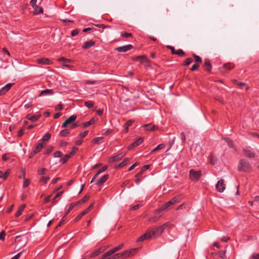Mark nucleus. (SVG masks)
<instances>
[{"instance_id": "34", "label": "nucleus", "mask_w": 259, "mask_h": 259, "mask_svg": "<svg viewBox=\"0 0 259 259\" xmlns=\"http://www.w3.org/2000/svg\"><path fill=\"white\" fill-rule=\"evenodd\" d=\"M76 115H72L70 116L68 119H67L66 121L67 122L68 124H69L74 122L76 120Z\"/></svg>"}, {"instance_id": "45", "label": "nucleus", "mask_w": 259, "mask_h": 259, "mask_svg": "<svg viewBox=\"0 0 259 259\" xmlns=\"http://www.w3.org/2000/svg\"><path fill=\"white\" fill-rule=\"evenodd\" d=\"M35 9V14H38L39 13H41L43 12V9L41 7H38L37 6H35L34 8Z\"/></svg>"}, {"instance_id": "13", "label": "nucleus", "mask_w": 259, "mask_h": 259, "mask_svg": "<svg viewBox=\"0 0 259 259\" xmlns=\"http://www.w3.org/2000/svg\"><path fill=\"white\" fill-rule=\"evenodd\" d=\"M54 94V91L52 89H46L42 91L38 95V97L43 96L52 95Z\"/></svg>"}, {"instance_id": "3", "label": "nucleus", "mask_w": 259, "mask_h": 259, "mask_svg": "<svg viewBox=\"0 0 259 259\" xmlns=\"http://www.w3.org/2000/svg\"><path fill=\"white\" fill-rule=\"evenodd\" d=\"M238 169L240 171L249 172L251 170L252 166L248 161L244 159H241L238 166Z\"/></svg>"}, {"instance_id": "6", "label": "nucleus", "mask_w": 259, "mask_h": 259, "mask_svg": "<svg viewBox=\"0 0 259 259\" xmlns=\"http://www.w3.org/2000/svg\"><path fill=\"white\" fill-rule=\"evenodd\" d=\"M107 246H102L99 248L96 249L95 251L93 252L90 255V257H94L99 255L100 253L103 252L108 247Z\"/></svg>"}, {"instance_id": "23", "label": "nucleus", "mask_w": 259, "mask_h": 259, "mask_svg": "<svg viewBox=\"0 0 259 259\" xmlns=\"http://www.w3.org/2000/svg\"><path fill=\"white\" fill-rule=\"evenodd\" d=\"M112 253L110 252V250L107 251L105 253H104L102 257L99 259H114V257H112Z\"/></svg>"}, {"instance_id": "63", "label": "nucleus", "mask_w": 259, "mask_h": 259, "mask_svg": "<svg viewBox=\"0 0 259 259\" xmlns=\"http://www.w3.org/2000/svg\"><path fill=\"white\" fill-rule=\"evenodd\" d=\"M251 257L253 259H259V253H253Z\"/></svg>"}, {"instance_id": "5", "label": "nucleus", "mask_w": 259, "mask_h": 259, "mask_svg": "<svg viewBox=\"0 0 259 259\" xmlns=\"http://www.w3.org/2000/svg\"><path fill=\"white\" fill-rule=\"evenodd\" d=\"M215 187L216 189L218 192L220 193L224 192L226 188L224 180L223 179H221L219 180L216 184Z\"/></svg>"}, {"instance_id": "54", "label": "nucleus", "mask_w": 259, "mask_h": 259, "mask_svg": "<svg viewBox=\"0 0 259 259\" xmlns=\"http://www.w3.org/2000/svg\"><path fill=\"white\" fill-rule=\"evenodd\" d=\"M78 150V148L77 147H73L72 149V151L68 154L70 156V157L74 155L75 153H76V151Z\"/></svg>"}, {"instance_id": "46", "label": "nucleus", "mask_w": 259, "mask_h": 259, "mask_svg": "<svg viewBox=\"0 0 259 259\" xmlns=\"http://www.w3.org/2000/svg\"><path fill=\"white\" fill-rule=\"evenodd\" d=\"M170 206H171V205L170 204V203H168V201L166 202V203H165L164 204H163L160 207H161V210H165L166 209H167Z\"/></svg>"}, {"instance_id": "1", "label": "nucleus", "mask_w": 259, "mask_h": 259, "mask_svg": "<svg viewBox=\"0 0 259 259\" xmlns=\"http://www.w3.org/2000/svg\"><path fill=\"white\" fill-rule=\"evenodd\" d=\"M138 248H133L129 250L124 251L122 253H118L114 255H112V257L114 259L117 258H125L128 257L133 256L137 252Z\"/></svg>"}, {"instance_id": "50", "label": "nucleus", "mask_w": 259, "mask_h": 259, "mask_svg": "<svg viewBox=\"0 0 259 259\" xmlns=\"http://www.w3.org/2000/svg\"><path fill=\"white\" fill-rule=\"evenodd\" d=\"M210 162L211 164L214 165L216 163V159L213 155H210L209 156Z\"/></svg>"}, {"instance_id": "52", "label": "nucleus", "mask_w": 259, "mask_h": 259, "mask_svg": "<svg viewBox=\"0 0 259 259\" xmlns=\"http://www.w3.org/2000/svg\"><path fill=\"white\" fill-rule=\"evenodd\" d=\"M50 180L49 177H42L40 179V181L44 182V183H47L48 181Z\"/></svg>"}, {"instance_id": "7", "label": "nucleus", "mask_w": 259, "mask_h": 259, "mask_svg": "<svg viewBox=\"0 0 259 259\" xmlns=\"http://www.w3.org/2000/svg\"><path fill=\"white\" fill-rule=\"evenodd\" d=\"M244 156L249 158H254L255 154L250 148H244L242 150Z\"/></svg>"}, {"instance_id": "59", "label": "nucleus", "mask_w": 259, "mask_h": 259, "mask_svg": "<svg viewBox=\"0 0 259 259\" xmlns=\"http://www.w3.org/2000/svg\"><path fill=\"white\" fill-rule=\"evenodd\" d=\"M79 33V31L77 29H74V30H73L72 31H71V35L72 36H74L75 35H77Z\"/></svg>"}, {"instance_id": "39", "label": "nucleus", "mask_w": 259, "mask_h": 259, "mask_svg": "<svg viewBox=\"0 0 259 259\" xmlns=\"http://www.w3.org/2000/svg\"><path fill=\"white\" fill-rule=\"evenodd\" d=\"M103 138L102 137H97L94 138L92 142L95 144H99L102 142Z\"/></svg>"}, {"instance_id": "26", "label": "nucleus", "mask_w": 259, "mask_h": 259, "mask_svg": "<svg viewBox=\"0 0 259 259\" xmlns=\"http://www.w3.org/2000/svg\"><path fill=\"white\" fill-rule=\"evenodd\" d=\"M134 121L132 120H128L124 125V131L127 133L128 131V127L133 124Z\"/></svg>"}, {"instance_id": "36", "label": "nucleus", "mask_w": 259, "mask_h": 259, "mask_svg": "<svg viewBox=\"0 0 259 259\" xmlns=\"http://www.w3.org/2000/svg\"><path fill=\"white\" fill-rule=\"evenodd\" d=\"M70 158V156L68 154H66L64 155V156L60 160V162L62 163V164H64L65 163H66L68 160Z\"/></svg>"}, {"instance_id": "12", "label": "nucleus", "mask_w": 259, "mask_h": 259, "mask_svg": "<svg viewBox=\"0 0 259 259\" xmlns=\"http://www.w3.org/2000/svg\"><path fill=\"white\" fill-rule=\"evenodd\" d=\"M144 139L142 137L139 138L137 141L131 144L128 147L129 150L133 149L134 147L139 146L143 142Z\"/></svg>"}, {"instance_id": "58", "label": "nucleus", "mask_w": 259, "mask_h": 259, "mask_svg": "<svg viewBox=\"0 0 259 259\" xmlns=\"http://www.w3.org/2000/svg\"><path fill=\"white\" fill-rule=\"evenodd\" d=\"M167 48L168 49L170 50L171 52V54H172V55H175V53H176V50H175V49L174 47H172V46H167Z\"/></svg>"}, {"instance_id": "32", "label": "nucleus", "mask_w": 259, "mask_h": 259, "mask_svg": "<svg viewBox=\"0 0 259 259\" xmlns=\"http://www.w3.org/2000/svg\"><path fill=\"white\" fill-rule=\"evenodd\" d=\"M63 194V191H60L59 192H58L56 195V196L53 198V199L52 200V203L53 204H55L58 201V200L56 199L57 198H58V197L61 196Z\"/></svg>"}, {"instance_id": "38", "label": "nucleus", "mask_w": 259, "mask_h": 259, "mask_svg": "<svg viewBox=\"0 0 259 259\" xmlns=\"http://www.w3.org/2000/svg\"><path fill=\"white\" fill-rule=\"evenodd\" d=\"M43 147H44L43 144L39 143L35 147V150L34 151H35V152L37 153L39 152L41 150V149L43 148Z\"/></svg>"}, {"instance_id": "17", "label": "nucleus", "mask_w": 259, "mask_h": 259, "mask_svg": "<svg viewBox=\"0 0 259 259\" xmlns=\"http://www.w3.org/2000/svg\"><path fill=\"white\" fill-rule=\"evenodd\" d=\"M95 45V42L94 40H90L85 42L83 45L82 46V48L83 49H88L91 47L94 46Z\"/></svg>"}, {"instance_id": "56", "label": "nucleus", "mask_w": 259, "mask_h": 259, "mask_svg": "<svg viewBox=\"0 0 259 259\" xmlns=\"http://www.w3.org/2000/svg\"><path fill=\"white\" fill-rule=\"evenodd\" d=\"M62 153L61 151H56L54 153V157H60L62 155Z\"/></svg>"}, {"instance_id": "57", "label": "nucleus", "mask_w": 259, "mask_h": 259, "mask_svg": "<svg viewBox=\"0 0 259 259\" xmlns=\"http://www.w3.org/2000/svg\"><path fill=\"white\" fill-rule=\"evenodd\" d=\"M107 169V166L105 165L103 167H102L100 169H99L97 173H98V174L100 175L102 172H103L104 171H105Z\"/></svg>"}, {"instance_id": "2", "label": "nucleus", "mask_w": 259, "mask_h": 259, "mask_svg": "<svg viewBox=\"0 0 259 259\" xmlns=\"http://www.w3.org/2000/svg\"><path fill=\"white\" fill-rule=\"evenodd\" d=\"M171 225L169 223L167 222L160 226H159L158 227L154 228L152 230L149 232L148 233H150L151 234V237L154 236L155 237L158 236L162 233L165 228H170Z\"/></svg>"}, {"instance_id": "55", "label": "nucleus", "mask_w": 259, "mask_h": 259, "mask_svg": "<svg viewBox=\"0 0 259 259\" xmlns=\"http://www.w3.org/2000/svg\"><path fill=\"white\" fill-rule=\"evenodd\" d=\"M88 133H89V131H84L83 132L80 133L79 137L80 138H83L87 136Z\"/></svg>"}, {"instance_id": "15", "label": "nucleus", "mask_w": 259, "mask_h": 259, "mask_svg": "<svg viewBox=\"0 0 259 259\" xmlns=\"http://www.w3.org/2000/svg\"><path fill=\"white\" fill-rule=\"evenodd\" d=\"M143 126L144 127H147L146 130L147 131H150V132L157 130L158 128V127L157 125H153L151 123L144 124L143 125Z\"/></svg>"}, {"instance_id": "47", "label": "nucleus", "mask_w": 259, "mask_h": 259, "mask_svg": "<svg viewBox=\"0 0 259 259\" xmlns=\"http://www.w3.org/2000/svg\"><path fill=\"white\" fill-rule=\"evenodd\" d=\"M47 171V169L45 168H41L37 170L38 174L39 175H42L46 174Z\"/></svg>"}, {"instance_id": "29", "label": "nucleus", "mask_w": 259, "mask_h": 259, "mask_svg": "<svg viewBox=\"0 0 259 259\" xmlns=\"http://www.w3.org/2000/svg\"><path fill=\"white\" fill-rule=\"evenodd\" d=\"M223 140L228 144L230 148H233L234 146L233 141L229 138H224Z\"/></svg>"}, {"instance_id": "28", "label": "nucleus", "mask_w": 259, "mask_h": 259, "mask_svg": "<svg viewBox=\"0 0 259 259\" xmlns=\"http://www.w3.org/2000/svg\"><path fill=\"white\" fill-rule=\"evenodd\" d=\"M234 67H235L234 64L229 63L225 64L223 65L222 68H224L225 69L230 70H232V69H233L234 68Z\"/></svg>"}, {"instance_id": "4", "label": "nucleus", "mask_w": 259, "mask_h": 259, "mask_svg": "<svg viewBox=\"0 0 259 259\" xmlns=\"http://www.w3.org/2000/svg\"><path fill=\"white\" fill-rule=\"evenodd\" d=\"M201 176V171L200 170L195 171L193 169H191L189 171V177L192 181H198Z\"/></svg>"}, {"instance_id": "27", "label": "nucleus", "mask_w": 259, "mask_h": 259, "mask_svg": "<svg viewBox=\"0 0 259 259\" xmlns=\"http://www.w3.org/2000/svg\"><path fill=\"white\" fill-rule=\"evenodd\" d=\"M123 247V244L121 243L119 244L118 246L113 248L112 249H110V251L111 252L112 254L114 253L115 252L121 249Z\"/></svg>"}, {"instance_id": "10", "label": "nucleus", "mask_w": 259, "mask_h": 259, "mask_svg": "<svg viewBox=\"0 0 259 259\" xmlns=\"http://www.w3.org/2000/svg\"><path fill=\"white\" fill-rule=\"evenodd\" d=\"M13 83H9L3 87L0 90V95H4L6 94L11 88Z\"/></svg>"}, {"instance_id": "8", "label": "nucleus", "mask_w": 259, "mask_h": 259, "mask_svg": "<svg viewBox=\"0 0 259 259\" xmlns=\"http://www.w3.org/2000/svg\"><path fill=\"white\" fill-rule=\"evenodd\" d=\"M94 204L92 203L91 204L87 209L84 210L83 211H82L81 213L78 214L76 217L75 218L74 221L75 222H78L79 220L81 219V218L85 214H87L91 209V208L93 207Z\"/></svg>"}, {"instance_id": "42", "label": "nucleus", "mask_w": 259, "mask_h": 259, "mask_svg": "<svg viewBox=\"0 0 259 259\" xmlns=\"http://www.w3.org/2000/svg\"><path fill=\"white\" fill-rule=\"evenodd\" d=\"M175 55H177L180 57H183L185 55V53L182 49H179L176 50Z\"/></svg>"}, {"instance_id": "21", "label": "nucleus", "mask_w": 259, "mask_h": 259, "mask_svg": "<svg viewBox=\"0 0 259 259\" xmlns=\"http://www.w3.org/2000/svg\"><path fill=\"white\" fill-rule=\"evenodd\" d=\"M125 155V153H120L115 156H113L111 158L112 161L114 162L118 161L122 159V158Z\"/></svg>"}, {"instance_id": "64", "label": "nucleus", "mask_w": 259, "mask_h": 259, "mask_svg": "<svg viewBox=\"0 0 259 259\" xmlns=\"http://www.w3.org/2000/svg\"><path fill=\"white\" fill-rule=\"evenodd\" d=\"M21 254H22V252H19V253H17L16 255H15L14 256H13L11 259H19Z\"/></svg>"}, {"instance_id": "16", "label": "nucleus", "mask_w": 259, "mask_h": 259, "mask_svg": "<svg viewBox=\"0 0 259 259\" xmlns=\"http://www.w3.org/2000/svg\"><path fill=\"white\" fill-rule=\"evenodd\" d=\"M109 178L108 175H105L102 177L99 180L97 181L96 184L98 186H100L102 185Z\"/></svg>"}, {"instance_id": "41", "label": "nucleus", "mask_w": 259, "mask_h": 259, "mask_svg": "<svg viewBox=\"0 0 259 259\" xmlns=\"http://www.w3.org/2000/svg\"><path fill=\"white\" fill-rule=\"evenodd\" d=\"M51 134L47 133L42 138L41 140L42 141H48L51 138Z\"/></svg>"}, {"instance_id": "43", "label": "nucleus", "mask_w": 259, "mask_h": 259, "mask_svg": "<svg viewBox=\"0 0 259 259\" xmlns=\"http://www.w3.org/2000/svg\"><path fill=\"white\" fill-rule=\"evenodd\" d=\"M89 199V196L88 195H85L81 199H80V200L78 201V203L79 204H82L84 202H85L86 201H87Z\"/></svg>"}, {"instance_id": "48", "label": "nucleus", "mask_w": 259, "mask_h": 259, "mask_svg": "<svg viewBox=\"0 0 259 259\" xmlns=\"http://www.w3.org/2000/svg\"><path fill=\"white\" fill-rule=\"evenodd\" d=\"M200 67V64L195 63L192 65L191 68L190 69V71H193L196 69H197Z\"/></svg>"}, {"instance_id": "18", "label": "nucleus", "mask_w": 259, "mask_h": 259, "mask_svg": "<svg viewBox=\"0 0 259 259\" xmlns=\"http://www.w3.org/2000/svg\"><path fill=\"white\" fill-rule=\"evenodd\" d=\"M181 200V197L180 196H176L168 201V203H170L171 205H172L178 203Z\"/></svg>"}, {"instance_id": "9", "label": "nucleus", "mask_w": 259, "mask_h": 259, "mask_svg": "<svg viewBox=\"0 0 259 259\" xmlns=\"http://www.w3.org/2000/svg\"><path fill=\"white\" fill-rule=\"evenodd\" d=\"M132 45H127L122 47H119L115 49V50L118 52H126L133 49Z\"/></svg>"}, {"instance_id": "30", "label": "nucleus", "mask_w": 259, "mask_h": 259, "mask_svg": "<svg viewBox=\"0 0 259 259\" xmlns=\"http://www.w3.org/2000/svg\"><path fill=\"white\" fill-rule=\"evenodd\" d=\"M192 56L195 60V63L200 64L202 62V60L201 58L199 56H198L195 54H193L192 55Z\"/></svg>"}, {"instance_id": "40", "label": "nucleus", "mask_w": 259, "mask_h": 259, "mask_svg": "<svg viewBox=\"0 0 259 259\" xmlns=\"http://www.w3.org/2000/svg\"><path fill=\"white\" fill-rule=\"evenodd\" d=\"M193 61V60L191 58H188L186 59V60L183 62V65L184 66H187L190 65L192 62Z\"/></svg>"}, {"instance_id": "60", "label": "nucleus", "mask_w": 259, "mask_h": 259, "mask_svg": "<svg viewBox=\"0 0 259 259\" xmlns=\"http://www.w3.org/2000/svg\"><path fill=\"white\" fill-rule=\"evenodd\" d=\"M10 172V170H9V169L7 170L4 174H3V178L4 180L8 178V176L9 175Z\"/></svg>"}, {"instance_id": "49", "label": "nucleus", "mask_w": 259, "mask_h": 259, "mask_svg": "<svg viewBox=\"0 0 259 259\" xmlns=\"http://www.w3.org/2000/svg\"><path fill=\"white\" fill-rule=\"evenodd\" d=\"M30 180L28 179H24L23 184V187L25 188L28 187L30 184Z\"/></svg>"}, {"instance_id": "62", "label": "nucleus", "mask_w": 259, "mask_h": 259, "mask_svg": "<svg viewBox=\"0 0 259 259\" xmlns=\"http://www.w3.org/2000/svg\"><path fill=\"white\" fill-rule=\"evenodd\" d=\"M68 145V143L67 142H65L64 141H60V145L61 147H65L66 146Z\"/></svg>"}, {"instance_id": "33", "label": "nucleus", "mask_w": 259, "mask_h": 259, "mask_svg": "<svg viewBox=\"0 0 259 259\" xmlns=\"http://www.w3.org/2000/svg\"><path fill=\"white\" fill-rule=\"evenodd\" d=\"M69 133H70V132L68 130L65 129V130L61 131L59 133V135L61 137H66L69 134Z\"/></svg>"}, {"instance_id": "44", "label": "nucleus", "mask_w": 259, "mask_h": 259, "mask_svg": "<svg viewBox=\"0 0 259 259\" xmlns=\"http://www.w3.org/2000/svg\"><path fill=\"white\" fill-rule=\"evenodd\" d=\"M121 36L124 38L132 37L133 35L131 33L121 32Z\"/></svg>"}, {"instance_id": "20", "label": "nucleus", "mask_w": 259, "mask_h": 259, "mask_svg": "<svg viewBox=\"0 0 259 259\" xmlns=\"http://www.w3.org/2000/svg\"><path fill=\"white\" fill-rule=\"evenodd\" d=\"M151 237V234L150 233H146L144 235H142L137 240V242L143 241L145 239H149Z\"/></svg>"}, {"instance_id": "53", "label": "nucleus", "mask_w": 259, "mask_h": 259, "mask_svg": "<svg viewBox=\"0 0 259 259\" xmlns=\"http://www.w3.org/2000/svg\"><path fill=\"white\" fill-rule=\"evenodd\" d=\"M6 233L5 231H2L0 232V240L4 241L6 237Z\"/></svg>"}, {"instance_id": "22", "label": "nucleus", "mask_w": 259, "mask_h": 259, "mask_svg": "<svg viewBox=\"0 0 259 259\" xmlns=\"http://www.w3.org/2000/svg\"><path fill=\"white\" fill-rule=\"evenodd\" d=\"M25 207H26V204H23L21 205L18 208L16 213H15V217H19V216H20L22 214V212L24 211V209Z\"/></svg>"}, {"instance_id": "24", "label": "nucleus", "mask_w": 259, "mask_h": 259, "mask_svg": "<svg viewBox=\"0 0 259 259\" xmlns=\"http://www.w3.org/2000/svg\"><path fill=\"white\" fill-rule=\"evenodd\" d=\"M41 116V115L39 114V115H27V116H26V118L31 120L32 122H35L36 121H37L39 118V117Z\"/></svg>"}, {"instance_id": "61", "label": "nucleus", "mask_w": 259, "mask_h": 259, "mask_svg": "<svg viewBox=\"0 0 259 259\" xmlns=\"http://www.w3.org/2000/svg\"><path fill=\"white\" fill-rule=\"evenodd\" d=\"M78 204H79V203H78L77 201L76 202L71 203L70 204L69 207L71 209H72L75 206H76Z\"/></svg>"}, {"instance_id": "51", "label": "nucleus", "mask_w": 259, "mask_h": 259, "mask_svg": "<svg viewBox=\"0 0 259 259\" xmlns=\"http://www.w3.org/2000/svg\"><path fill=\"white\" fill-rule=\"evenodd\" d=\"M58 61L70 63V62H71V60H70L69 59L65 58L64 57H61L58 59Z\"/></svg>"}, {"instance_id": "37", "label": "nucleus", "mask_w": 259, "mask_h": 259, "mask_svg": "<svg viewBox=\"0 0 259 259\" xmlns=\"http://www.w3.org/2000/svg\"><path fill=\"white\" fill-rule=\"evenodd\" d=\"M84 105L89 109H90L94 106V102L92 101H86L84 102Z\"/></svg>"}, {"instance_id": "25", "label": "nucleus", "mask_w": 259, "mask_h": 259, "mask_svg": "<svg viewBox=\"0 0 259 259\" xmlns=\"http://www.w3.org/2000/svg\"><path fill=\"white\" fill-rule=\"evenodd\" d=\"M204 64L206 66L205 69L206 71L208 72H210L211 70V65L210 64V61L208 59H206L204 60Z\"/></svg>"}, {"instance_id": "14", "label": "nucleus", "mask_w": 259, "mask_h": 259, "mask_svg": "<svg viewBox=\"0 0 259 259\" xmlns=\"http://www.w3.org/2000/svg\"><path fill=\"white\" fill-rule=\"evenodd\" d=\"M36 62L38 64H39L48 65L51 63V61L48 58H38L36 60Z\"/></svg>"}, {"instance_id": "19", "label": "nucleus", "mask_w": 259, "mask_h": 259, "mask_svg": "<svg viewBox=\"0 0 259 259\" xmlns=\"http://www.w3.org/2000/svg\"><path fill=\"white\" fill-rule=\"evenodd\" d=\"M181 200V197L180 196H176L168 201V203H170L171 205H172L178 203Z\"/></svg>"}, {"instance_id": "11", "label": "nucleus", "mask_w": 259, "mask_h": 259, "mask_svg": "<svg viewBox=\"0 0 259 259\" xmlns=\"http://www.w3.org/2000/svg\"><path fill=\"white\" fill-rule=\"evenodd\" d=\"M162 211H163V210H161V207L159 209L156 210L155 213L156 219L154 220V218H150L149 221L153 223L156 222L159 219V218L162 216Z\"/></svg>"}, {"instance_id": "35", "label": "nucleus", "mask_w": 259, "mask_h": 259, "mask_svg": "<svg viewBox=\"0 0 259 259\" xmlns=\"http://www.w3.org/2000/svg\"><path fill=\"white\" fill-rule=\"evenodd\" d=\"M165 147V145L163 144H159L157 147H156L155 148H154L152 151L151 153L154 152L156 151L161 150L163 149Z\"/></svg>"}, {"instance_id": "31", "label": "nucleus", "mask_w": 259, "mask_h": 259, "mask_svg": "<svg viewBox=\"0 0 259 259\" xmlns=\"http://www.w3.org/2000/svg\"><path fill=\"white\" fill-rule=\"evenodd\" d=\"M129 160L130 159L128 158H124V160H123V161L118 165L117 167L121 168V167L124 166L125 165H126L127 164V163L129 161Z\"/></svg>"}]
</instances>
